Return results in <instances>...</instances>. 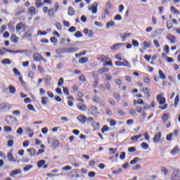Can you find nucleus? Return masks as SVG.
I'll return each instance as SVG.
<instances>
[{"instance_id": "1", "label": "nucleus", "mask_w": 180, "mask_h": 180, "mask_svg": "<svg viewBox=\"0 0 180 180\" xmlns=\"http://www.w3.org/2000/svg\"><path fill=\"white\" fill-rule=\"evenodd\" d=\"M97 60L98 61H101V63H104L103 67H106L109 65V67H113V63L112 62V60H110V58L109 56H106L105 55H100L97 58Z\"/></svg>"}, {"instance_id": "2", "label": "nucleus", "mask_w": 180, "mask_h": 180, "mask_svg": "<svg viewBox=\"0 0 180 180\" xmlns=\"http://www.w3.org/2000/svg\"><path fill=\"white\" fill-rule=\"evenodd\" d=\"M157 102H158L159 105H163L162 106H159V109L161 110H165L167 108H168V104H166L167 99L165 97H163L162 94H158L156 96Z\"/></svg>"}, {"instance_id": "3", "label": "nucleus", "mask_w": 180, "mask_h": 180, "mask_svg": "<svg viewBox=\"0 0 180 180\" xmlns=\"http://www.w3.org/2000/svg\"><path fill=\"white\" fill-rule=\"evenodd\" d=\"M44 13H47L49 16H50V18H54V13H56V10H54V8H50L49 10V7L45 6L42 9Z\"/></svg>"}, {"instance_id": "4", "label": "nucleus", "mask_w": 180, "mask_h": 180, "mask_svg": "<svg viewBox=\"0 0 180 180\" xmlns=\"http://www.w3.org/2000/svg\"><path fill=\"white\" fill-rule=\"evenodd\" d=\"M89 112L92 116L99 115V110L98 109V107L95 105H91L89 108Z\"/></svg>"}, {"instance_id": "5", "label": "nucleus", "mask_w": 180, "mask_h": 180, "mask_svg": "<svg viewBox=\"0 0 180 180\" xmlns=\"http://www.w3.org/2000/svg\"><path fill=\"white\" fill-rule=\"evenodd\" d=\"M16 120V118L13 115H7L6 117V122H7L8 124H13Z\"/></svg>"}, {"instance_id": "6", "label": "nucleus", "mask_w": 180, "mask_h": 180, "mask_svg": "<svg viewBox=\"0 0 180 180\" xmlns=\"http://www.w3.org/2000/svg\"><path fill=\"white\" fill-rule=\"evenodd\" d=\"M78 50L77 47H70V48H64L62 51V53H76Z\"/></svg>"}, {"instance_id": "7", "label": "nucleus", "mask_w": 180, "mask_h": 180, "mask_svg": "<svg viewBox=\"0 0 180 180\" xmlns=\"http://www.w3.org/2000/svg\"><path fill=\"white\" fill-rule=\"evenodd\" d=\"M89 11H91V13L95 15L98 12V3H94L91 6L89 7Z\"/></svg>"}, {"instance_id": "8", "label": "nucleus", "mask_w": 180, "mask_h": 180, "mask_svg": "<svg viewBox=\"0 0 180 180\" xmlns=\"http://www.w3.org/2000/svg\"><path fill=\"white\" fill-rule=\"evenodd\" d=\"M77 119L79 123H82V124H85V122H86V116L83 114L79 115Z\"/></svg>"}, {"instance_id": "9", "label": "nucleus", "mask_w": 180, "mask_h": 180, "mask_svg": "<svg viewBox=\"0 0 180 180\" xmlns=\"http://www.w3.org/2000/svg\"><path fill=\"white\" fill-rule=\"evenodd\" d=\"M167 39L170 41L171 44H174L176 41V37L171 34H167Z\"/></svg>"}, {"instance_id": "10", "label": "nucleus", "mask_w": 180, "mask_h": 180, "mask_svg": "<svg viewBox=\"0 0 180 180\" xmlns=\"http://www.w3.org/2000/svg\"><path fill=\"white\" fill-rule=\"evenodd\" d=\"M33 59L34 61H41V60H43V56L39 53H35L33 54Z\"/></svg>"}, {"instance_id": "11", "label": "nucleus", "mask_w": 180, "mask_h": 180, "mask_svg": "<svg viewBox=\"0 0 180 180\" xmlns=\"http://www.w3.org/2000/svg\"><path fill=\"white\" fill-rule=\"evenodd\" d=\"M25 25L22 22H20L18 23L15 26V29L17 32H19V30H22V29H26V27H25Z\"/></svg>"}, {"instance_id": "12", "label": "nucleus", "mask_w": 180, "mask_h": 180, "mask_svg": "<svg viewBox=\"0 0 180 180\" xmlns=\"http://www.w3.org/2000/svg\"><path fill=\"white\" fill-rule=\"evenodd\" d=\"M27 13H29L31 16H34V15H36V7H30L27 10Z\"/></svg>"}, {"instance_id": "13", "label": "nucleus", "mask_w": 180, "mask_h": 180, "mask_svg": "<svg viewBox=\"0 0 180 180\" xmlns=\"http://www.w3.org/2000/svg\"><path fill=\"white\" fill-rule=\"evenodd\" d=\"M7 158L8 160L11 162H16V159H15V157H13V154H12V152H8L7 153Z\"/></svg>"}, {"instance_id": "14", "label": "nucleus", "mask_w": 180, "mask_h": 180, "mask_svg": "<svg viewBox=\"0 0 180 180\" xmlns=\"http://www.w3.org/2000/svg\"><path fill=\"white\" fill-rule=\"evenodd\" d=\"M142 91L143 92L145 96H146V98H150V96H151V94H150V89H148V88L147 87H143L142 89Z\"/></svg>"}, {"instance_id": "15", "label": "nucleus", "mask_w": 180, "mask_h": 180, "mask_svg": "<svg viewBox=\"0 0 180 180\" xmlns=\"http://www.w3.org/2000/svg\"><path fill=\"white\" fill-rule=\"evenodd\" d=\"M77 108L79 110H82V112L86 110V106L83 103H79L77 104Z\"/></svg>"}, {"instance_id": "16", "label": "nucleus", "mask_w": 180, "mask_h": 180, "mask_svg": "<svg viewBox=\"0 0 180 180\" xmlns=\"http://www.w3.org/2000/svg\"><path fill=\"white\" fill-rule=\"evenodd\" d=\"M32 31L30 30H29L28 31L25 32L23 34L22 39H27L29 37H32Z\"/></svg>"}, {"instance_id": "17", "label": "nucleus", "mask_w": 180, "mask_h": 180, "mask_svg": "<svg viewBox=\"0 0 180 180\" xmlns=\"http://www.w3.org/2000/svg\"><path fill=\"white\" fill-rule=\"evenodd\" d=\"M161 140V132H158L157 134H155L153 137V141L154 143H158Z\"/></svg>"}, {"instance_id": "18", "label": "nucleus", "mask_w": 180, "mask_h": 180, "mask_svg": "<svg viewBox=\"0 0 180 180\" xmlns=\"http://www.w3.org/2000/svg\"><path fill=\"white\" fill-rule=\"evenodd\" d=\"M163 123H167V122L168 121V119H169V113H165L162 115V117H161Z\"/></svg>"}, {"instance_id": "19", "label": "nucleus", "mask_w": 180, "mask_h": 180, "mask_svg": "<svg viewBox=\"0 0 180 180\" xmlns=\"http://www.w3.org/2000/svg\"><path fill=\"white\" fill-rule=\"evenodd\" d=\"M122 46H123L122 43H117V44L112 45L110 47V49L111 50H119V49H120V47H122Z\"/></svg>"}, {"instance_id": "20", "label": "nucleus", "mask_w": 180, "mask_h": 180, "mask_svg": "<svg viewBox=\"0 0 180 180\" xmlns=\"http://www.w3.org/2000/svg\"><path fill=\"white\" fill-rule=\"evenodd\" d=\"M100 86L102 91H110V83L105 84V86H104L103 85H101Z\"/></svg>"}, {"instance_id": "21", "label": "nucleus", "mask_w": 180, "mask_h": 180, "mask_svg": "<svg viewBox=\"0 0 180 180\" xmlns=\"http://www.w3.org/2000/svg\"><path fill=\"white\" fill-rule=\"evenodd\" d=\"M68 13L70 16H73V15H75V10L72 6H70L68 9Z\"/></svg>"}, {"instance_id": "22", "label": "nucleus", "mask_w": 180, "mask_h": 180, "mask_svg": "<svg viewBox=\"0 0 180 180\" xmlns=\"http://www.w3.org/2000/svg\"><path fill=\"white\" fill-rule=\"evenodd\" d=\"M109 68H101L97 71V72L98 74H103V72H109Z\"/></svg>"}, {"instance_id": "23", "label": "nucleus", "mask_w": 180, "mask_h": 180, "mask_svg": "<svg viewBox=\"0 0 180 180\" xmlns=\"http://www.w3.org/2000/svg\"><path fill=\"white\" fill-rule=\"evenodd\" d=\"M178 153H179V146H176L172 150L171 154L172 155H175Z\"/></svg>"}, {"instance_id": "24", "label": "nucleus", "mask_w": 180, "mask_h": 180, "mask_svg": "<svg viewBox=\"0 0 180 180\" xmlns=\"http://www.w3.org/2000/svg\"><path fill=\"white\" fill-rule=\"evenodd\" d=\"M142 47L143 50H146V49H150V47H151V43L148 42V41H144Z\"/></svg>"}, {"instance_id": "25", "label": "nucleus", "mask_w": 180, "mask_h": 180, "mask_svg": "<svg viewBox=\"0 0 180 180\" xmlns=\"http://www.w3.org/2000/svg\"><path fill=\"white\" fill-rule=\"evenodd\" d=\"M27 153H30V155L31 157H34L36 155V149L34 148H30L27 150Z\"/></svg>"}, {"instance_id": "26", "label": "nucleus", "mask_w": 180, "mask_h": 180, "mask_svg": "<svg viewBox=\"0 0 180 180\" xmlns=\"http://www.w3.org/2000/svg\"><path fill=\"white\" fill-rule=\"evenodd\" d=\"M11 40L13 43H18V41H19V38L15 34H13L11 37Z\"/></svg>"}, {"instance_id": "27", "label": "nucleus", "mask_w": 180, "mask_h": 180, "mask_svg": "<svg viewBox=\"0 0 180 180\" xmlns=\"http://www.w3.org/2000/svg\"><path fill=\"white\" fill-rule=\"evenodd\" d=\"M167 27L168 30H171L174 27V24L172 23V21L171 20H167L166 22Z\"/></svg>"}, {"instance_id": "28", "label": "nucleus", "mask_w": 180, "mask_h": 180, "mask_svg": "<svg viewBox=\"0 0 180 180\" xmlns=\"http://www.w3.org/2000/svg\"><path fill=\"white\" fill-rule=\"evenodd\" d=\"M159 77L161 79H166L167 77L165 76V74H164V72H162V70H158Z\"/></svg>"}, {"instance_id": "29", "label": "nucleus", "mask_w": 180, "mask_h": 180, "mask_svg": "<svg viewBox=\"0 0 180 180\" xmlns=\"http://www.w3.org/2000/svg\"><path fill=\"white\" fill-rule=\"evenodd\" d=\"M141 137H143V134H140L139 135H135V136H133L131 138V141H137V140L139 139H141Z\"/></svg>"}, {"instance_id": "30", "label": "nucleus", "mask_w": 180, "mask_h": 180, "mask_svg": "<svg viewBox=\"0 0 180 180\" xmlns=\"http://www.w3.org/2000/svg\"><path fill=\"white\" fill-rule=\"evenodd\" d=\"M88 57H82L79 60V64H85V63H88Z\"/></svg>"}, {"instance_id": "31", "label": "nucleus", "mask_w": 180, "mask_h": 180, "mask_svg": "<svg viewBox=\"0 0 180 180\" xmlns=\"http://www.w3.org/2000/svg\"><path fill=\"white\" fill-rule=\"evenodd\" d=\"M178 103H179V94H177L174 98V106L176 108L178 106Z\"/></svg>"}, {"instance_id": "32", "label": "nucleus", "mask_w": 180, "mask_h": 180, "mask_svg": "<svg viewBox=\"0 0 180 180\" xmlns=\"http://www.w3.org/2000/svg\"><path fill=\"white\" fill-rule=\"evenodd\" d=\"M10 94H16V88L15 86L10 85L8 86Z\"/></svg>"}, {"instance_id": "33", "label": "nucleus", "mask_w": 180, "mask_h": 180, "mask_svg": "<svg viewBox=\"0 0 180 180\" xmlns=\"http://www.w3.org/2000/svg\"><path fill=\"white\" fill-rule=\"evenodd\" d=\"M122 67H128L129 68H130L131 65L129 61H127V60H124L123 62H122Z\"/></svg>"}, {"instance_id": "34", "label": "nucleus", "mask_w": 180, "mask_h": 180, "mask_svg": "<svg viewBox=\"0 0 180 180\" xmlns=\"http://www.w3.org/2000/svg\"><path fill=\"white\" fill-rule=\"evenodd\" d=\"M46 164V160H39L37 162V167L38 168H41V167H43V165H44Z\"/></svg>"}, {"instance_id": "35", "label": "nucleus", "mask_w": 180, "mask_h": 180, "mask_svg": "<svg viewBox=\"0 0 180 180\" xmlns=\"http://www.w3.org/2000/svg\"><path fill=\"white\" fill-rule=\"evenodd\" d=\"M18 174H20V170L19 169L13 170L10 174V176H14V175H18Z\"/></svg>"}, {"instance_id": "36", "label": "nucleus", "mask_w": 180, "mask_h": 180, "mask_svg": "<svg viewBox=\"0 0 180 180\" xmlns=\"http://www.w3.org/2000/svg\"><path fill=\"white\" fill-rule=\"evenodd\" d=\"M104 15H101L102 19H106V15H109V10L108 8H104Z\"/></svg>"}, {"instance_id": "37", "label": "nucleus", "mask_w": 180, "mask_h": 180, "mask_svg": "<svg viewBox=\"0 0 180 180\" xmlns=\"http://www.w3.org/2000/svg\"><path fill=\"white\" fill-rule=\"evenodd\" d=\"M108 122H110V126H111V127L116 126V124H117V122L115 120H108Z\"/></svg>"}, {"instance_id": "38", "label": "nucleus", "mask_w": 180, "mask_h": 180, "mask_svg": "<svg viewBox=\"0 0 180 180\" xmlns=\"http://www.w3.org/2000/svg\"><path fill=\"white\" fill-rule=\"evenodd\" d=\"M92 101L94 102V103H99L101 99L97 96H94L92 98Z\"/></svg>"}, {"instance_id": "39", "label": "nucleus", "mask_w": 180, "mask_h": 180, "mask_svg": "<svg viewBox=\"0 0 180 180\" xmlns=\"http://www.w3.org/2000/svg\"><path fill=\"white\" fill-rule=\"evenodd\" d=\"M137 161H140V158H134L132 160L130 161L129 164H131V165H134Z\"/></svg>"}, {"instance_id": "40", "label": "nucleus", "mask_w": 180, "mask_h": 180, "mask_svg": "<svg viewBox=\"0 0 180 180\" xmlns=\"http://www.w3.org/2000/svg\"><path fill=\"white\" fill-rule=\"evenodd\" d=\"M141 148L143 150H148V143L143 142L141 144Z\"/></svg>"}, {"instance_id": "41", "label": "nucleus", "mask_w": 180, "mask_h": 180, "mask_svg": "<svg viewBox=\"0 0 180 180\" xmlns=\"http://www.w3.org/2000/svg\"><path fill=\"white\" fill-rule=\"evenodd\" d=\"M35 6L37 8H40V6H43V3H41V0H35Z\"/></svg>"}, {"instance_id": "42", "label": "nucleus", "mask_w": 180, "mask_h": 180, "mask_svg": "<svg viewBox=\"0 0 180 180\" xmlns=\"http://www.w3.org/2000/svg\"><path fill=\"white\" fill-rule=\"evenodd\" d=\"M63 94H65L68 96H70V89H68V87L63 86Z\"/></svg>"}, {"instance_id": "43", "label": "nucleus", "mask_w": 180, "mask_h": 180, "mask_svg": "<svg viewBox=\"0 0 180 180\" xmlns=\"http://www.w3.org/2000/svg\"><path fill=\"white\" fill-rule=\"evenodd\" d=\"M32 168H33V165H27L24 167V171H25V172H27V171H30V169H32Z\"/></svg>"}, {"instance_id": "44", "label": "nucleus", "mask_w": 180, "mask_h": 180, "mask_svg": "<svg viewBox=\"0 0 180 180\" xmlns=\"http://www.w3.org/2000/svg\"><path fill=\"white\" fill-rule=\"evenodd\" d=\"M60 146V141L58 140H55L52 143V147H58Z\"/></svg>"}, {"instance_id": "45", "label": "nucleus", "mask_w": 180, "mask_h": 180, "mask_svg": "<svg viewBox=\"0 0 180 180\" xmlns=\"http://www.w3.org/2000/svg\"><path fill=\"white\" fill-rule=\"evenodd\" d=\"M47 101H49V98L47 97H42L41 102L42 105H47Z\"/></svg>"}, {"instance_id": "46", "label": "nucleus", "mask_w": 180, "mask_h": 180, "mask_svg": "<svg viewBox=\"0 0 180 180\" xmlns=\"http://www.w3.org/2000/svg\"><path fill=\"white\" fill-rule=\"evenodd\" d=\"M13 71L15 75H17L18 77L22 75V74H20V72H19V70H18V68H13Z\"/></svg>"}, {"instance_id": "47", "label": "nucleus", "mask_w": 180, "mask_h": 180, "mask_svg": "<svg viewBox=\"0 0 180 180\" xmlns=\"http://www.w3.org/2000/svg\"><path fill=\"white\" fill-rule=\"evenodd\" d=\"M27 108L28 110H32V112H36V109H34V107L32 104L27 105Z\"/></svg>"}, {"instance_id": "48", "label": "nucleus", "mask_w": 180, "mask_h": 180, "mask_svg": "<svg viewBox=\"0 0 180 180\" xmlns=\"http://www.w3.org/2000/svg\"><path fill=\"white\" fill-rule=\"evenodd\" d=\"M2 64H11V61L9 58H5L1 60Z\"/></svg>"}, {"instance_id": "49", "label": "nucleus", "mask_w": 180, "mask_h": 180, "mask_svg": "<svg viewBox=\"0 0 180 180\" xmlns=\"http://www.w3.org/2000/svg\"><path fill=\"white\" fill-rule=\"evenodd\" d=\"M106 26L107 27H113V26H115V22L113 20H110V22H107Z\"/></svg>"}, {"instance_id": "50", "label": "nucleus", "mask_w": 180, "mask_h": 180, "mask_svg": "<svg viewBox=\"0 0 180 180\" xmlns=\"http://www.w3.org/2000/svg\"><path fill=\"white\" fill-rule=\"evenodd\" d=\"M109 130V127L108 125H104L101 129V133H105V131H108Z\"/></svg>"}, {"instance_id": "51", "label": "nucleus", "mask_w": 180, "mask_h": 180, "mask_svg": "<svg viewBox=\"0 0 180 180\" xmlns=\"http://www.w3.org/2000/svg\"><path fill=\"white\" fill-rule=\"evenodd\" d=\"M85 54H86V51H82L79 53H76L75 57H81V56H85Z\"/></svg>"}, {"instance_id": "52", "label": "nucleus", "mask_w": 180, "mask_h": 180, "mask_svg": "<svg viewBox=\"0 0 180 180\" xmlns=\"http://www.w3.org/2000/svg\"><path fill=\"white\" fill-rule=\"evenodd\" d=\"M100 124H99V122H93L91 123V126H92V127H93L94 129H96V128L99 127Z\"/></svg>"}, {"instance_id": "53", "label": "nucleus", "mask_w": 180, "mask_h": 180, "mask_svg": "<svg viewBox=\"0 0 180 180\" xmlns=\"http://www.w3.org/2000/svg\"><path fill=\"white\" fill-rule=\"evenodd\" d=\"M63 84H64V79L60 77L58 82V86H63Z\"/></svg>"}, {"instance_id": "54", "label": "nucleus", "mask_w": 180, "mask_h": 180, "mask_svg": "<svg viewBox=\"0 0 180 180\" xmlns=\"http://www.w3.org/2000/svg\"><path fill=\"white\" fill-rule=\"evenodd\" d=\"M112 174L114 175H119V174H122V168H120L117 170H113Z\"/></svg>"}, {"instance_id": "55", "label": "nucleus", "mask_w": 180, "mask_h": 180, "mask_svg": "<svg viewBox=\"0 0 180 180\" xmlns=\"http://www.w3.org/2000/svg\"><path fill=\"white\" fill-rule=\"evenodd\" d=\"M170 11L172 12H174V13H177V14H179V11L176 10V8L175 7H174V6H172L170 7Z\"/></svg>"}, {"instance_id": "56", "label": "nucleus", "mask_w": 180, "mask_h": 180, "mask_svg": "<svg viewBox=\"0 0 180 180\" xmlns=\"http://www.w3.org/2000/svg\"><path fill=\"white\" fill-rule=\"evenodd\" d=\"M50 40H51V43H53V44H56L58 41V40L57 39V38L56 37H51L50 38Z\"/></svg>"}, {"instance_id": "57", "label": "nucleus", "mask_w": 180, "mask_h": 180, "mask_svg": "<svg viewBox=\"0 0 180 180\" xmlns=\"http://www.w3.org/2000/svg\"><path fill=\"white\" fill-rule=\"evenodd\" d=\"M105 81H112V76L110 74L105 75Z\"/></svg>"}, {"instance_id": "58", "label": "nucleus", "mask_w": 180, "mask_h": 180, "mask_svg": "<svg viewBox=\"0 0 180 180\" xmlns=\"http://www.w3.org/2000/svg\"><path fill=\"white\" fill-rule=\"evenodd\" d=\"M4 131H6V133L9 132V131H12V127H9V126H6L4 127Z\"/></svg>"}, {"instance_id": "59", "label": "nucleus", "mask_w": 180, "mask_h": 180, "mask_svg": "<svg viewBox=\"0 0 180 180\" xmlns=\"http://www.w3.org/2000/svg\"><path fill=\"white\" fill-rule=\"evenodd\" d=\"M172 136H174V134L170 133L169 134H168V135L166 136V140H167V141H171V140H172Z\"/></svg>"}, {"instance_id": "60", "label": "nucleus", "mask_w": 180, "mask_h": 180, "mask_svg": "<svg viewBox=\"0 0 180 180\" xmlns=\"http://www.w3.org/2000/svg\"><path fill=\"white\" fill-rule=\"evenodd\" d=\"M68 32H70V33H74V32H77V27L72 26L69 28Z\"/></svg>"}, {"instance_id": "61", "label": "nucleus", "mask_w": 180, "mask_h": 180, "mask_svg": "<svg viewBox=\"0 0 180 180\" xmlns=\"http://www.w3.org/2000/svg\"><path fill=\"white\" fill-rule=\"evenodd\" d=\"M161 171L165 174V175H167L168 174V169L165 167H162Z\"/></svg>"}, {"instance_id": "62", "label": "nucleus", "mask_w": 180, "mask_h": 180, "mask_svg": "<svg viewBox=\"0 0 180 180\" xmlns=\"http://www.w3.org/2000/svg\"><path fill=\"white\" fill-rule=\"evenodd\" d=\"M75 37H77V38L82 37V33L80 31H77L75 33Z\"/></svg>"}, {"instance_id": "63", "label": "nucleus", "mask_w": 180, "mask_h": 180, "mask_svg": "<svg viewBox=\"0 0 180 180\" xmlns=\"http://www.w3.org/2000/svg\"><path fill=\"white\" fill-rule=\"evenodd\" d=\"M106 6H107V8H108V9H112V1L109 0L106 3Z\"/></svg>"}, {"instance_id": "64", "label": "nucleus", "mask_w": 180, "mask_h": 180, "mask_svg": "<svg viewBox=\"0 0 180 180\" xmlns=\"http://www.w3.org/2000/svg\"><path fill=\"white\" fill-rule=\"evenodd\" d=\"M7 26H8V30H13L15 29V27L12 23H8Z\"/></svg>"}]
</instances>
